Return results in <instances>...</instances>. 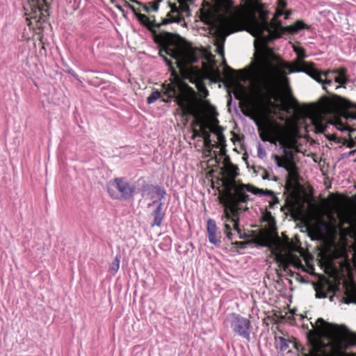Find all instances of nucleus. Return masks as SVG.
<instances>
[{"mask_svg":"<svg viewBox=\"0 0 356 356\" xmlns=\"http://www.w3.org/2000/svg\"><path fill=\"white\" fill-rule=\"evenodd\" d=\"M305 24L298 21L295 24L283 27L280 22L276 25L270 24L267 19L254 20L251 33L255 37L254 47L257 49V60L254 65V76L259 89L264 92L267 102L273 104L277 100L281 90H290L289 79L287 74L293 72H305L318 83H321L323 89L331 94L337 85L332 78L330 70L320 71L314 67V64L303 63L302 67H294L281 57L275 54L268 42L280 36V33L286 31L297 33L305 28Z\"/></svg>","mask_w":356,"mask_h":356,"instance_id":"obj_1","label":"nucleus"},{"mask_svg":"<svg viewBox=\"0 0 356 356\" xmlns=\"http://www.w3.org/2000/svg\"><path fill=\"white\" fill-rule=\"evenodd\" d=\"M248 192L259 196H271L273 199V202L270 203L271 207L274 204L279 202L272 191L259 188L252 184H237L234 180L225 182V190L220 194L219 198L220 203L225 207L224 215L222 218V220L225 221V233L230 240L232 238V234L230 232L231 226L227 223L229 221L233 222L234 229L239 234V238H242L243 237L241 234V231L238 228L237 216L238 211L241 209L239 207L240 204L246 203L250 200L249 195L247 194Z\"/></svg>","mask_w":356,"mask_h":356,"instance_id":"obj_2","label":"nucleus"},{"mask_svg":"<svg viewBox=\"0 0 356 356\" xmlns=\"http://www.w3.org/2000/svg\"><path fill=\"white\" fill-rule=\"evenodd\" d=\"M260 136L263 141L280 146L282 154H275L273 158L278 167L284 168L291 178H295L297 176V167L294 162V155L298 152V134L274 122L268 124L260 133Z\"/></svg>","mask_w":356,"mask_h":356,"instance_id":"obj_3","label":"nucleus"},{"mask_svg":"<svg viewBox=\"0 0 356 356\" xmlns=\"http://www.w3.org/2000/svg\"><path fill=\"white\" fill-rule=\"evenodd\" d=\"M159 54L163 58L167 65L172 69V74L175 76L174 80L169 83H164L162 84V92L159 90L153 91L150 95L147 98V103L151 104L156 100L162 97H163L162 101L163 102H169L172 99H175L177 102L176 97H172L170 99L168 98V95L165 94V85H170L175 83L186 84L183 82L176 73V71L173 70L172 63L169 60L166 56H170L175 60V64L179 69L184 68L187 65L196 63L199 58V54L197 50L192 46L182 42L180 40L172 38V37L168 38L165 41V44L159 51Z\"/></svg>","mask_w":356,"mask_h":356,"instance_id":"obj_4","label":"nucleus"},{"mask_svg":"<svg viewBox=\"0 0 356 356\" xmlns=\"http://www.w3.org/2000/svg\"><path fill=\"white\" fill-rule=\"evenodd\" d=\"M165 94L168 98L176 97L177 104L181 109L184 115H190L194 118L195 124L200 126V137L209 129L213 127V124L209 125L204 122L203 109L202 106L193 101L194 90L187 84L175 83L165 85Z\"/></svg>","mask_w":356,"mask_h":356,"instance_id":"obj_5","label":"nucleus"},{"mask_svg":"<svg viewBox=\"0 0 356 356\" xmlns=\"http://www.w3.org/2000/svg\"><path fill=\"white\" fill-rule=\"evenodd\" d=\"M170 6L171 10L167 15L168 18L163 19L161 23L157 24L155 22L154 19L151 20L145 15L140 13V10L135 8L134 6L127 4V7L134 12L140 24L152 32H154V28H159L161 26L165 25L170 22H179L182 19L181 13L184 10V8L181 7H177L176 5H172Z\"/></svg>","mask_w":356,"mask_h":356,"instance_id":"obj_6","label":"nucleus"},{"mask_svg":"<svg viewBox=\"0 0 356 356\" xmlns=\"http://www.w3.org/2000/svg\"><path fill=\"white\" fill-rule=\"evenodd\" d=\"M353 342L356 345V334L353 337ZM304 356H356V353L342 352L337 342L333 340L327 343L316 341L311 344L309 353Z\"/></svg>","mask_w":356,"mask_h":356,"instance_id":"obj_7","label":"nucleus"},{"mask_svg":"<svg viewBox=\"0 0 356 356\" xmlns=\"http://www.w3.org/2000/svg\"><path fill=\"white\" fill-rule=\"evenodd\" d=\"M135 191V185L129 183L124 178H115L108 184V192L110 196L116 200L131 198Z\"/></svg>","mask_w":356,"mask_h":356,"instance_id":"obj_8","label":"nucleus"},{"mask_svg":"<svg viewBox=\"0 0 356 356\" xmlns=\"http://www.w3.org/2000/svg\"><path fill=\"white\" fill-rule=\"evenodd\" d=\"M226 321L229 323L235 333L245 339H250L251 323L248 318L236 313H232L227 316Z\"/></svg>","mask_w":356,"mask_h":356,"instance_id":"obj_9","label":"nucleus"},{"mask_svg":"<svg viewBox=\"0 0 356 356\" xmlns=\"http://www.w3.org/2000/svg\"><path fill=\"white\" fill-rule=\"evenodd\" d=\"M236 9L232 6H227L218 9L213 17V23L219 29L227 31L234 22Z\"/></svg>","mask_w":356,"mask_h":356,"instance_id":"obj_10","label":"nucleus"},{"mask_svg":"<svg viewBox=\"0 0 356 356\" xmlns=\"http://www.w3.org/2000/svg\"><path fill=\"white\" fill-rule=\"evenodd\" d=\"M24 9L26 15L39 20L49 15V4L47 0H30L24 6Z\"/></svg>","mask_w":356,"mask_h":356,"instance_id":"obj_11","label":"nucleus"},{"mask_svg":"<svg viewBox=\"0 0 356 356\" xmlns=\"http://www.w3.org/2000/svg\"><path fill=\"white\" fill-rule=\"evenodd\" d=\"M330 71L334 82L337 83V85L334 86V89L338 90L341 88H346V84L349 82L346 69L338 68Z\"/></svg>","mask_w":356,"mask_h":356,"instance_id":"obj_12","label":"nucleus"},{"mask_svg":"<svg viewBox=\"0 0 356 356\" xmlns=\"http://www.w3.org/2000/svg\"><path fill=\"white\" fill-rule=\"evenodd\" d=\"M207 230L208 234L209 241L215 245H218L220 243V233L218 232L216 221L213 219H209L207 220Z\"/></svg>","mask_w":356,"mask_h":356,"instance_id":"obj_13","label":"nucleus"},{"mask_svg":"<svg viewBox=\"0 0 356 356\" xmlns=\"http://www.w3.org/2000/svg\"><path fill=\"white\" fill-rule=\"evenodd\" d=\"M337 97L340 100L341 106L346 111V119H356V104L346 98L339 96Z\"/></svg>","mask_w":356,"mask_h":356,"instance_id":"obj_14","label":"nucleus"},{"mask_svg":"<svg viewBox=\"0 0 356 356\" xmlns=\"http://www.w3.org/2000/svg\"><path fill=\"white\" fill-rule=\"evenodd\" d=\"M218 122L217 119L213 120V127L211 129V131L217 136L218 144L216 145V147L222 149L226 146V139L222 134L224 129L218 124Z\"/></svg>","mask_w":356,"mask_h":356,"instance_id":"obj_15","label":"nucleus"},{"mask_svg":"<svg viewBox=\"0 0 356 356\" xmlns=\"http://www.w3.org/2000/svg\"><path fill=\"white\" fill-rule=\"evenodd\" d=\"M156 204V209L154 211L152 215L154 216V222L152 224V227L157 226L160 227L164 217L165 213L162 211L163 202H157L156 200L153 201L152 204H149V206Z\"/></svg>","mask_w":356,"mask_h":356,"instance_id":"obj_16","label":"nucleus"},{"mask_svg":"<svg viewBox=\"0 0 356 356\" xmlns=\"http://www.w3.org/2000/svg\"><path fill=\"white\" fill-rule=\"evenodd\" d=\"M292 345L293 347L296 346L294 342L291 340L286 339L282 337H279L276 338V347L279 348L281 351H288L289 348V345Z\"/></svg>","mask_w":356,"mask_h":356,"instance_id":"obj_17","label":"nucleus"},{"mask_svg":"<svg viewBox=\"0 0 356 356\" xmlns=\"http://www.w3.org/2000/svg\"><path fill=\"white\" fill-rule=\"evenodd\" d=\"M312 122L316 133H323L325 131L327 123L323 118L316 116L312 119Z\"/></svg>","mask_w":356,"mask_h":356,"instance_id":"obj_18","label":"nucleus"},{"mask_svg":"<svg viewBox=\"0 0 356 356\" xmlns=\"http://www.w3.org/2000/svg\"><path fill=\"white\" fill-rule=\"evenodd\" d=\"M332 140H336L339 143H341L343 145H346L349 148H353L356 145V141L353 138H337L336 136H332Z\"/></svg>","mask_w":356,"mask_h":356,"instance_id":"obj_19","label":"nucleus"},{"mask_svg":"<svg viewBox=\"0 0 356 356\" xmlns=\"http://www.w3.org/2000/svg\"><path fill=\"white\" fill-rule=\"evenodd\" d=\"M326 325L327 323L323 318H319L315 323V327L314 325L313 327L317 330V334L321 335L325 332Z\"/></svg>","mask_w":356,"mask_h":356,"instance_id":"obj_20","label":"nucleus"},{"mask_svg":"<svg viewBox=\"0 0 356 356\" xmlns=\"http://www.w3.org/2000/svg\"><path fill=\"white\" fill-rule=\"evenodd\" d=\"M120 255L117 254L113 261L109 266L108 270L113 275H115L119 270L120 268Z\"/></svg>","mask_w":356,"mask_h":356,"instance_id":"obj_21","label":"nucleus"},{"mask_svg":"<svg viewBox=\"0 0 356 356\" xmlns=\"http://www.w3.org/2000/svg\"><path fill=\"white\" fill-rule=\"evenodd\" d=\"M225 41V36H218L215 40V45L217 47V53L220 55H223V46Z\"/></svg>","mask_w":356,"mask_h":356,"instance_id":"obj_22","label":"nucleus"},{"mask_svg":"<svg viewBox=\"0 0 356 356\" xmlns=\"http://www.w3.org/2000/svg\"><path fill=\"white\" fill-rule=\"evenodd\" d=\"M159 1L149 2L148 4L143 5V10L146 13L157 11L159 9Z\"/></svg>","mask_w":356,"mask_h":356,"instance_id":"obj_23","label":"nucleus"},{"mask_svg":"<svg viewBox=\"0 0 356 356\" xmlns=\"http://www.w3.org/2000/svg\"><path fill=\"white\" fill-rule=\"evenodd\" d=\"M286 3L284 0H278V6L276 10L275 17H279L284 15V8L286 7Z\"/></svg>","mask_w":356,"mask_h":356,"instance_id":"obj_24","label":"nucleus"},{"mask_svg":"<svg viewBox=\"0 0 356 356\" xmlns=\"http://www.w3.org/2000/svg\"><path fill=\"white\" fill-rule=\"evenodd\" d=\"M293 50L297 54L299 60H303L307 57L305 51L303 48L299 47H293Z\"/></svg>","mask_w":356,"mask_h":356,"instance_id":"obj_25","label":"nucleus"},{"mask_svg":"<svg viewBox=\"0 0 356 356\" xmlns=\"http://www.w3.org/2000/svg\"><path fill=\"white\" fill-rule=\"evenodd\" d=\"M165 189L162 188H160V187H156L155 188V194L156 195V197L161 201L162 199L164 198L165 195Z\"/></svg>","mask_w":356,"mask_h":356,"instance_id":"obj_26","label":"nucleus"},{"mask_svg":"<svg viewBox=\"0 0 356 356\" xmlns=\"http://www.w3.org/2000/svg\"><path fill=\"white\" fill-rule=\"evenodd\" d=\"M204 145L205 147L209 148V149H211L213 147H216V145H213L212 143L211 138H207V139L204 140Z\"/></svg>","mask_w":356,"mask_h":356,"instance_id":"obj_27","label":"nucleus"},{"mask_svg":"<svg viewBox=\"0 0 356 356\" xmlns=\"http://www.w3.org/2000/svg\"><path fill=\"white\" fill-rule=\"evenodd\" d=\"M262 154H265V152L259 144L258 146V155L259 157H262Z\"/></svg>","mask_w":356,"mask_h":356,"instance_id":"obj_28","label":"nucleus"},{"mask_svg":"<svg viewBox=\"0 0 356 356\" xmlns=\"http://www.w3.org/2000/svg\"><path fill=\"white\" fill-rule=\"evenodd\" d=\"M338 129L341 130V131H343V130H349V127L348 126H345L344 124L340 123L338 124Z\"/></svg>","mask_w":356,"mask_h":356,"instance_id":"obj_29","label":"nucleus"},{"mask_svg":"<svg viewBox=\"0 0 356 356\" xmlns=\"http://www.w3.org/2000/svg\"><path fill=\"white\" fill-rule=\"evenodd\" d=\"M210 132H211L210 130L209 131L207 130L201 137H202L204 140L211 138Z\"/></svg>","mask_w":356,"mask_h":356,"instance_id":"obj_30","label":"nucleus"},{"mask_svg":"<svg viewBox=\"0 0 356 356\" xmlns=\"http://www.w3.org/2000/svg\"><path fill=\"white\" fill-rule=\"evenodd\" d=\"M193 137H200V131L197 130V129H194L193 130Z\"/></svg>","mask_w":356,"mask_h":356,"instance_id":"obj_31","label":"nucleus"},{"mask_svg":"<svg viewBox=\"0 0 356 356\" xmlns=\"http://www.w3.org/2000/svg\"><path fill=\"white\" fill-rule=\"evenodd\" d=\"M316 297L318 298H324L326 297V294L324 293L317 292Z\"/></svg>","mask_w":356,"mask_h":356,"instance_id":"obj_32","label":"nucleus"},{"mask_svg":"<svg viewBox=\"0 0 356 356\" xmlns=\"http://www.w3.org/2000/svg\"><path fill=\"white\" fill-rule=\"evenodd\" d=\"M343 302L346 304H350L351 302H354L353 300H350V299H348V298H343Z\"/></svg>","mask_w":356,"mask_h":356,"instance_id":"obj_33","label":"nucleus"},{"mask_svg":"<svg viewBox=\"0 0 356 356\" xmlns=\"http://www.w3.org/2000/svg\"><path fill=\"white\" fill-rule=\"evenodd\" d=\"M291 12L290 10H288L286 12L284 11V15H285V19H288L289 15H291Z\"/></svg>","mask_w":356,"mask_h":356,"instance_id":"obj_34","label":"nucleus"},{"mask_svg":"<svg viewBox=\"0 0 356 356\" xmlns=\"http://www.w3.org/2000/svg\"><path fill=\"white\" fill-rule=\"evenodd\" d=\"M356 152V149H353V150H351L348 153V156H352L355 154V153Z\"/></svg>","mask_w":356,"mask_h":356,"instance_id":"obj_35","label":"nucleus"},{"mask_svg":"<svg viewBox=\"0 0 356 356\" xmlns=\"http://www.w3.org/2000/svg\"><path fill=\"white\" fill-rule=\"evenodd\" d=\"M235 245H241V246H243L245 245V242H242V241H236L234 243Z\"/></svg>","mask_w":356,"mask_h":356,"instance_id":"obj_36","label":"nucleus"},{"mask_svg":"<svg viewBox=\"0 0 356 356\" xmlns=\"http://www.w3.org/2000/svg\"><path fill=\"white\" fill-rule=\"evenodd\" d=\"M264 179H270L268 173L267 172H265V175L262 176Z\"/></svg>","mask_w":356,"mask_h":356,"instance_id":"obj_37","label":"nucleus"},{"mask_svg":"<svg viewBox=\"0 0 356 356\" xmlns=\"http://www.w3.org/2000/svg\"><path fill=\"white\" fill-rule=\"evenodd\" d=\"M209 107L211 109V112H213V113H215V114H216L214 107H213L212 106H211L209 104Z\"/></svg>","mask_w":356,"mask_h":356,"instance_id":"obj_38","label":"nucleus"},{"mask_svg":"<svg viewBox=\"0 0 356 356\" xmlns=\"http://www.w3.org/2000/svg\"><path fill=\"white\" fill-rule=\"evenodd\" d=\"M273 253L275 254L276 255V257H281V255L277 253V250H273Z\"/></svg>","mask_w":356,"mask_h":356,"instance_id":"obj_39","label":"nucleus"}]
</instances>
